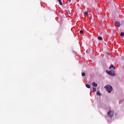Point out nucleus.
<instances>
[{
	"mask_svg": "<svg viewBox=\"0 0 124 124\" xmlns=\"http://www.w3.org/2000/svg\"><path fill=\"white\" fill-rule=\"evenodd\" d=\"M114 25L116 27H121V23L119 21H115L114 22Z\"/></svg>",
	"mask_w": 124,
	"mask_h": 124,
	"instance_id": "4",
	"label": "nucleus"
},
{
	"mask_svg": "<svg viewBox=\"0 0 124 124\" xmlns=\"http://www.w3.org/2000/svg\"><path fill=\"white\" fill-rule=\"evenodd\" d=\"M121 36H124V32H122L121 33Z\"/></svg>",
	"mask_w": 124,
	"mask_h": 124,
	"instance_id": "13",
	"label": "nucleus"
},
{
	"mask_svg": "<svg viewBox=\"0 0 124 124\" xmlns=\"http://www.w3.org/2000/svg\"><path fill=\"white\" fill-rule=\"evenodd\" d=\"M93 92H96V88L93 87Z\"/></svg>",
	"mask_w": 124,
	"mask_h": 124,
	"instance_id": "11",
	"label": "nucleus"
},
{
	"mask_svg": "<svg viewBox=\"0 0 124 124\" xmlns=\"http://www.w3.org/2000/svg\"><path fill=\"white\" fill-rule=\"evenodd\" d=\"M105 88L106 90H107V92H108V93H111L113 90V88L111 85H108L105 86Z\"/></svg>",
	"mask_w": 124,
	"mask_h": 124,
	"instance_id": "1",
	"label": "nucleus"
},
{
	"mask_svg": "<svg viewBox=\"0 0 124 124\" xmlns=\"http://www.w3.org/2000/svg\"><path fill=\"white\" fill-rule=\"evenodd\" d=\"M97 95H101V93H100V92L99 91H98L96 93Z\"/></svg>",
	"mask_w": 124,
	"mask_h": 124,
	"instance_id": "9",
	"label": "nucleus"
},
{
	"mask_svg": "<svg viewBox=\"0 0 124 124\" xmlns=\"http://www.w3.org/2000/svg\"><path fill=\"white\" fill-rule=\"evenodd\" d=\"M106 72H107V73H108V75H110V76H116V73H115V71H108V70H107Z\"/></svg>",
	"mask_w": 124,
	"mask_h": 124,
	"instance_id": "2",
	"label": "nucleus"
},
{
	"mask_svg": "<svg viewBox=\"0 0 124 124\" xmlns=\"http://www.w3.org/2000/svg\"><path fill=\"white\" fill-rule=\"evenodd\" d=\"M67 15H68V16H69V17H70V16H71V13L70 12V11H68L67 12Z\"/></svg>",
	"mask_w": 124,
	"mask_h": 124,
	"instance_id": "6",
	"label": "nucleus"
},
{
	"mask_svg": "<svg viewBox=\"0 0 124 124\" xmlns=\"http://www.w3.org/2000/svg\"><path fill=\"white\" fill-rule=\"evenodd\" d=\"M81 75L82 76H85V75H86V74L85 73H82Z\"/></svg>",
	"mask_w": 124,
	"mask_h": 124,
	"instance_id": "16",
	"label": "nucleus"
},
{
	"mask_svg": "<svg viewBox=\"0 0 124 124\" xmlns=\"http://www.w3.org/2000/svg\"><path fill=\"white\" fill-rule=\"evenodd\" d=\"M86 88H88V89L91 88V85H90V84H86Z\"/></svg>",
	"mask_w": 124,
	"mask_h": 124,
	"instance_id": "8",
	"label": "nucleus"
},
{
	"mask_svg": "<svg viewBox=\"0 0 124 124\" xmlns=\"http://www.w3.org/2000/svg\"><path fill=\"white\" fill-rule=\"evenodd\" d=\"M71 1V0H67V2H68V3H70Z\"/></svg>",
	"mask_w": 124,
	"mask_h": 124,
	"instance_id": "17",
	"label": "nucleus"
},
{
	"mask_svg": "<svg viewBox=\"0 0 124 124\" xmlns=\"http://www.w3.org/2000/svg\"><path fill=\"white\" fill-rule=\"evenodd\" d=\"M83 33H84V31H83L82 30H80L79 31V33H80V34H83Z\"/></svg>",
	"mask_w": 124,
	"mask_h": 124,
	"instance_id": "10",
	"label": "nucleus"
},
{
	"mask_svg": "<svg viewBox=\"0 0 124 124\" xmlns=\"http://www.w3.org/2000/svg\"><path fill=\"white\" fill-rule=\"evenodd\" d=\"M98 40H102V37H98Z\"/></svg>",
	"mask_w": 124,
	"mask_h": 124,
	"instance_id": "14",
	"label": "nucleus"
},
{
	"mask_svg": "<svg viewBox=\"0 0 124 124\" xmlns=\"http://www.w3.org/2000/svg\"><path fill=\"white\" fill-rule=\"evenodd\" d=\"M59 2L60 4V5H62V0H60V1H59Z\"/></svg>",
	"mask_w": 124,
	"mask_h": 124,
	"instance_id": "12",
	"label": "nucleus"
},
{
	"mask_svg": "<svg viewBox=\"0 0 124 124\" xmlns=\"http://www.w3.org/2000/svg\"><path fill=\"white\" fill-rule=\"evenodd\" d=\"M92 85L94 87H97V84L96 83H95V82H92Z\"/></svg>",
	"mask_w": 124,
	"mask_h": 124,
	"instance_id": "7",
	"label": "nucleus"
},
{
	"mask_svg": "<svg viewBox=\"0 0 124 124\" xmlns=\"http://www.w3.org/2000/svg\"><path fill=\"white\" fill-rule=\"evenodd\" d=\"M111 68H113V69H114V70H115V66H114V65L111 64L110 66L109 69H111Z\"/></svg>",
	"mask_w": 124,
	"mask_h": 124,
	"instance_id": "5",
	"label": "nucleus"
},
{
	"mask_svg": "<svg viewBox=\"0 0 124 124\" xmlns=\"http://www.w3.org/2000/svg\"><path fill=\"white\" fill-rule=\"evenodd\" d=\"M84 15H85V16H88V12H85L84 13Z\"/></svg>",
	"mask_w": 124,
	"mask_h": 124,
	"instance_id": "15",
	"label": "nucleus"
},
{
	"mask_svg": "<svg viewBox=\"0 0 124 124\" xmlns=\"http://www.w3.org/2000/svg\"><path fill=\"white\" fill-rule=\"evenodd\" d=\"M108 116L110 118H112V117L114 116V112L111 110L108 111Z\"/></svg>",
	"mask_w": 124,
	"mask_h": 124,
	"instance_id": "3",
	"label": "nucleus"
}]
</instances>
